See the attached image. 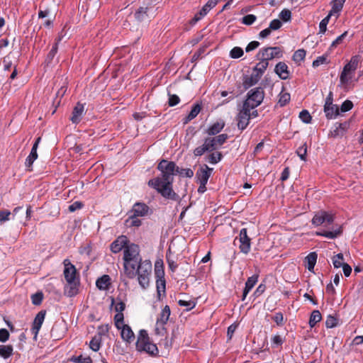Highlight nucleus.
Listing matches in <instances>:
<instances>
[{"mask_svg":"<svg viewBox=\"0 0 363 363\" xmlns=\"http://www.w3.org/2000/svg\"><path fill=\"white\" fill-rule=\"evenodd\" d=\"M157 169L160 172V176L150 179L147 185L155 189L165 199L174 201H179V196L174 192L172 188L174 176L177 175L178 166L173 161L162 159L158 163Z\"/></svg>","mask_w":363,"mask_h":363,"instance_id":"1","label":"nucleus"},{"mask_svg":"<svg viewBox=\"0 0 363 363\" xmlns=\"http://www.w3.org/2000/svg\"><path fill=\"white\" fill-rule=\"evenodd\" d=\"M124 272L128 279H134L138 276L140 286L146 289L150 284V277L152 273V263L150 260H143L142 258L131 259L123 263Z\"/></svg>","mask_w":363,"mask_h":363,"instance_id":"2","label":"nucleus"},{"mask_svg":"<svg viewBox=\"0 0 363 363\" xmlns=\"http://www.w3.org/2000/svg\"><path fill=\"white\" fill-rule=\"evenodd\" d=\"M63 274L67 281L64 287V294L67 297H73L78 294L79 280L77 277L76 267L68 259L63 261Z\"/></svg>","mask_w":363,"mask_h":363,"instance_id":"3","label":"nucleus"},{"mask_svg":"<svg viewBox=\"0 0 363 363\" xmlns=\"http://www.w3.org/2000/svg\"><path fill=\"white\" fill-rule=\"evenodd\" d=\"M135 347L140 352H144L152 357L158 356V348L155 344L150 342L148 333L145 330L139 331Z\"/></svg>","mask_w":363,"mask_h":363,"instance_id":"4","label":"nucleus"},{"mask_svg":"<svg viewBox=\"0 0 363 363\" xmlns=\"http://www.w3.org/2000/svg\"><path fill=\"white\" fill-rule=\"evenodd\" d=\"M264 98V91L262 87H256L250 90L247 94V98L243 102V106L250 109L259 106Z\"/></svg>","mask_w":363,"mask_h":363,"instance_id":"5","label":"nucleus"},{"mask_svg":"<svg viewBox=\"0 0 363 363\" xmlns=\"http://www.w3.org/2000/svg\"><path fill=\"white\" fill-rule=\"evenodd\" d=\"M360 57L354 55L351 57L350 62L346 64L341 72L340 81L341 84H346L352 79V76L357 68Z\"/></svg>","mask_w":363,"mask_h":363,"instance_id":"6","label":"nucleus"},{"mask_svg":"<svg viewBox=\"0 0 363 363\" xmlns=\"http://www.w3.org/2000/svg\"><path fill=\"white\" fill-rule=\"evenodd\" d=\"M335 220L334 215L325 211H318L312 218L311 223L315 226L323 225L329 228V225L333 223Z\"/></svg>","mask_w":363,"mask_h":363,"instance_id":"7","label":"nucleus"},{"mask_svg":"<svg viewBox=\"0 0 363 363\" xmlns=\"http://www.w3.org/2000/svg\"><path fill=\"white\" fill-rule=\"evenodd\" d=\"M171 314L169 306H165L157 318L155 333L159 335H164L167 333L165 325L167 324Z\"/></svg>","mask_w":363,"mask_h":363,"instance_id":"8","label":"nucleus"},{"mask_svg":"<svg viewBox=\"0 0 363 363\" xmlns=\"http://www.w3.org/2000/svg\"><path fill=\"white\" fill-rule=\"evenodd\" d=\"M327 119L335 118L340 115V108L337 105L333 104V93L330 91L327 96L323 107Z\"/></svg>","mask_w":363,"mask_h":363,"instance_id":"9","label":"nucleus"},{"mask_svg":"<svg viewBox=\"0 0 363 363\" xmlns=\"http://www.w3.org/2000/svg\"><path fill=\"white\" fill-rule=\"evenodd\" d=\"M263 60L268 62L274 58H281L283 56V51L279 47H267L260 49L257 53Z\"/></svg>","mask_w":363,"mask_h":363,"instance_id":"10","label":"nucleus"},{"mask_svg":"<svg viewBox=\"0 0 363 363\" xmlns=\"http://www.w3.org/2000/svg\"><path fill=\"white\" fill-rule=\"evenodd\" d=\"M155 15L154 6L148 5L140 6L135 11L134 16L138 22H147Z\"/></svg>","mask_w":363,"mask_h":363,"instance_id":"11","label":"nucleus"},{"mask_svg":"<svg viewBox=\"0 0 363 363\" xmlns=\"http://www.w3.org/2000/svg\"><path fill=\"white\" fill-rule=\"evenodd\" d=\"M238 240L240 242L239 249L243 254H248L251 249V239L247 235V228H242L239 235L235 238L234 242Z\"/></svg>","mask_w":363,"mask_h":363,"instance_id":"12","label":"nucleus"},{"mask_svg":"<svg viewBox=\"0 0 363 363\" xmlns=\"http://www.w3.org/2000/svg\"><path fill=\"white\" fill-rule=\"evenodd\" d=\"M252 109L244 106L238 113L236 116L237 125L239 130H244L249 125L250 120V111Z\"/></svg>","mask_w":363,"mask_h":363,"instance_id":"13","label":"nucleus"},{"mask_svg":"<svg viewBox=\"0 0 363 363\" xmlns=\"http://www.w3.org/2000/svg\"><path fill=\"white\" fill-rule=\"evenodd\" d=\"M142 258L140 255V247L138 245H127L123 251V262H128L131 259Z\"/></svg>","mask_w":363,"mask_h":363,"instance_id":"14","label":"nucleus"},{"mask_svg":"<svg viewBox=\"0 0 363 363\" xmlns=\"http://www.w3.org/2000/svg\"><path fill=\"white\" fill-rule=\"evenodd\" d=\"M350 125V123L349 121H345L344 123H336L334 125V128L330 130L328 134L329 137L333 138L343 137L349 129Z\"/></svg>","mask_w":363,"mask_h":363,"instance_id":"15","label":"nucleus"},{"mask_svg":"<svg viewBox=\"0 0 363 363\" xmlns=\"http://www.w3.org/2000/svg\"><path fill=\"white\" fill-rule=\"evenodd\" d=\"M155 276L157 277L156 280V287H157V293L158 296V298H160L161 294H165L166 289V281L164 278V271L162 269H157V264H155Z\"/></svg>","mask_w":363,"mask_h":363,"instance_id":"16","label":"nucleus"},{"mask_svg":"<svg viewBox=\"0 0 363 363\" xmlns=\"http://www.w3.org/2000/svg\"><path fill=\"white\" fill-rule=\"evenodd\" d=\"M228 138V135L225 133L220 134L216 137H208L206 140L211 147V150H216L218 147L223 145Z\"/></svg>","mask_w":363,"mask_h":363,"instance_id":"17","label":"nucleus"},{"mask_svg":"<svg viewBox=\"0 0 363 363\" xmlns=\"http://www.w3.org/2000/svg\"><path fill=\"white\" fill-rule=\"evenodd\" d=\"M45 314H46L45 311H40V312H38L37 313V315L35 317L32 328L30 329L32 333L34 335L35 339L37 337L39 330L43 323V321H44L45 317Z\"/></svg>","mask_w":363,"mask_h":363,"instance_id":"18","label":"nucleus"},{"mask_svg":"<svg viewBox=\"0 0 363 363\" xmlns=\"http://www.w3.org/2000/svg\"><path fill=\"white\" fill-rule=\"evenodd\" d=\"M217 5L216 0H209L201 9V11L195 14L194 17L191 20L192 23H196L200 21L203 16H205L208 12Z\"/></svg>","mask_w":363,"mask_h":363,"instance_id":"19","label":"nucleus"},{"mask_svg":"<svg viewBox=\"0 0 363 363\" xmlns=\"http://www.w3.org/2000/svg\"><path fill=\"white\" fill-rule=\"evenodd\" d=\"M150 208L145 203L137 202L133 206L130 211V214L133 216L144 217L148 214Z\"/></svg>","mask_w":363,"mask_h":363,"instance_id":"20","label":"nucleus"},{"mask_svg":"<svg viewBox=\"0 0 363 363\" xmlns=\"http://www.w3.org/2000/svg\"><path fill=\"white\" fill-rule=\"evenodd\" d=\"M128 245V240L125 236H120L117 239H116L110 246V249L112 252L118 253L122 250V249H125Z\"/></svg>","mask_w":363,"mask_h":363,"instance_id":"21","label":"nucleus"},{"mask_svg":"<svg viewBox=\"0 0 363 363\" xmlns=\"http://www.w3.org/2000/svg\"><path fill=\"white\" fill-rule=\"evenodd\" d=\"M212 172L213 168L208 167L206 164L204 165V168L199 169L196 174L199 182L207 183Z\"/></svg>","mask_w":363,"mask_h":363,"instance_id":"22","label":"nucleus"},{"mask_svg":"<svg viewBox=\"0 0 363 363\" xmlns=\"http://www.w3.org/2000/svg\"><path fill=\"white\" fill-rule=\"evenodd\" d=\"M342 233V227L339 226L337 228H331V230H321L318 231L315 234L318 236H323L328 239H335Z\"/></svg>","mask_w":363,"mask_h":363,"instance_id":"23","label":"nucleus"},{"mask_svg":"<svg viewBox=\"0 0 363 363\" xmlns=\"http://www.w3.org/2000/svg\"><path fill=\"white\" fill-rule=\"evenodd\" d=\"M84 111V104L78 102L73 109L72 117L70 118L71 121L75 124L79 123L81 121Z\"/></svg>","mask_w":363,"mask_h":363,"instance_id":"24","label":"nucleus"},{"mask_svg":"<svg viewBox=\"0 0 363 363\" xmlns=\"http://www.w3.org/2000/svg\"><path fill=\"white\" fill-rule=\"evenodd\" d=\"M274 72L281 79H287L289 77L288 66L284 62H279L277 64Z\"/></svg>","mask_w":363,"mask_h":363,"instance_id":"25","label":"nucleus"},{"mask_svg":"<svg viewBox=\"0 0 363 363\" xmlns=\"http://www.w3.org/2000/svg\"><path fill=\"white\" fill-rule=\"evenodd\" d=\"M260 79L261 77L259 74L252 72L251 75H245L244 77L242 82L243 87L245 89H248L250 87L256 84Z\"/></svg>","mask_w":363,"mask_h":363,"instance_id":"26","label":"nucleus"},{"mask_svg":"<svg viewBox=\"0 0 363 363\" xmlns=\"http://www.w3.org/2000/svg\"><path fill=\"white\" fill-rule=\"evenodd\" d=\"M120 330H121V336L123 341L128 343H130L133 341L135 338V334L128 325H124V326H121Z\"/></svg>","mask_w":363,"mask_h":363,"instance_id":"27","label":"nucleus"},{"mask_svg":"<svg viewBox=\"0 0 363 363\" xmlns=\"http://www.w3.org/2000/svg\"><path fill=\"white\" fill-rule=\"evenodd\" d=\"M258 277L256 275H253L249 277L245 283V286L243 290L242 300L244 301L248 294V293L251 291V289L255 286L256 283L257 282Z\"/></svg>","mask_w":363,"mask_h":363,"instance_id":"28","label":"nucleus"},{"mask_svg":"<svg viewBox=\"0 0 363 363\" xmlns=\"http://www.w3.org/2000/svg\"><path fill=\"white\" fill-rule=\"evenodd\" d=\"M96 285L100 290H107L111 285V278L108 275H103L99 277L96 281Z\"/></svg>","mask_w":363,"mask_h":363,"instance_id":"29","label":"nucleus"},{"mask_svg":"<svg viewBox=\"0 0 363 363\" xmlns=\"http://www.w3.org/2000/svg\"><path fill=\"white\" fill-rule=\"evenodd\" d=\"M225 122L222 120L212 124L206 130L209 135H215L219 133L224 128Z\"/></svg>","mask_w":363,"mask_h":363,"instance_id":"30","label":"nucleus"},{"mask_svg":"<svg viewBox=\"0 0 363 363\" xmlns=\"http://www.w3.org/2000/svg\"><path fill=\"white\" fill-rule=\"evenodd\" d=\"M260 62H258L253 69V72L259 74L261 77L269 65V62L263 60L260 56L257 57Z\"/></svg>","mask_w":363,"mask_h":363,"instance_id":"31","label":"nucleus"},{"mask_svg":"<svg viewBox=\"0 0 363 363\" xmlns=\"http://www.w3.org/2000/svg\"><path fill=\"white\" fill-rule=\"evenodd\" d=\"M201 110V107L199 104H194L189 115L184 119V123L186 124L190 121L195 118L198 116Z\"/></svg>","mask_w":363,"mask_h":363,"instance_id":"32","label":"nucleus"},{"mask_svg":"<svg viewBox=\"0 0 363 363\" xmlns=\"http://www.w3.org/2000/svg\"><path fill=\"white\" fill-rule=\"evenodd\" d=\"M346 0H333L331 1L332 9L329 13L331 15L340 12Z\"/></svg>","mask_w":363,"mask_h":363,"instance_id":"33","label":"nucleus"},{"mask_svg":"<svg viewBox=\"0 0 363 363\" xmlns=\"http://www.w3.org/2000/svg\"><path fill=\"white\" fill-rule=\"evenodd\" d=\"M13 348L11 345H0V357L4 359H7L13 354Z\"/></svg>","mask_w":363,"mask_h":363,"instance_id":"34","label":"nucleus"},{"mask_svg":"<svg viewBox=\"0 0 363 363\" xmlns=\"http://www.w3.org/2000/svg\"><path fill=\"white\" fill-rule=\"evenodd\" d=\"M322 319L321 313L318 310H314L310 316L309 318V325L311 328H313L318 323H319Z\"/></svg>","mask_w":363,"mask_h":363,"instance_id":"35","label":"nucleus"},{"mask_svg":"<svg viewBox=\"0 0 363 363\" xmlns=\"http://www.w3.org/2000/svg\"><path fill=\"white\" fill-rule=\"evenodd\" d=\"M211 149L209 147L206 140H204V143L202 145L197 147L194 150V154L196 157L203 155L206 152H211Z\"/></svg>","mask_w":363,"mask_h":363,"instance_id":"36","label":"nucleus"},{"mask_svg":"<svg viewBox=\"0 0 363 363\" xmlns=\"http://www.w3.org/2000/svg\"><path fill=\"white\" fill-rule=\"evenodd\" d=\"M291 99L290 94L284 91H281L279 94V100L277 104L280 107H283L286 106Z\"/></svg>","mask_w":363,"mask_h":363,"instance_id":"37","label":"nucleus"},{"mask_svg":"<svg viewBox=\"0 0 363 363\" xmlns=\"http://www.w3.org/2000/svg\"><path fill=\"white\" fill-rule=\"evenodd\" d=\"M307 268L309 271H313L317 260V254L315 252H311L306 257Z\"/></svg>","mask_w":363,"mask_h":363,"instance_id":"38","label":"nucleus"},{"mask_svg":"<svg viewBox=\"0 0 363 363\" xmlns=\"http://www.w3.org/2000/svg\"><path fill=\"white\" fill-rule=\"evenodd\" d=\"M344 261V256L342 253H338L332 257L333 264L335 268L342 267L345 264Z\"/></svg>","mask_w":363,"mask_h":363,"instance_id":"39","label":"nucleus"},{"mask_svg":"<svg viewBox=\"0 0 363 363\" xmlns=\"http://www.w3.org/2000/svg\"><path fill=\"white\" fill-rule=\"evenodd\" d=\"M223 158V155L220 152H213L208 155L206 157V160L211 164H217Z\"/></svg>","mask_w":363,"mask_h":363,"instance_id":"40","label":"nucleus"},{"mask_svg":"<svg viewBox=\"0 0 363 363\" xmlns=\"http://www.w3.org/2000/svg\"><path fill=\"white\" fill-rule=\"evenodd\" d=\"M101 338L97 335H95L94 337H92L91 340L90 341L89 347L93 351L97 352L99 350L101 347Z\"/></svg>","mask_w":363,"mask_h":363,"instance_id":"41","label":"nucleus"},{"mask_svg":"<svg viewBox=\"0 0 363 363\" xmlns=\"http://www.w3.org/2000/svg\"><path fill=\"white\" fill-rule=\"evenodd\" d=\"M306 51L303 49H299L296 50L294 55H293V60L296 63H300L301 61H303L306 57Z\"/></svg>","mask_w":363,"mask_h":363,"instance_id":"42","label":"nucleus"},{"mask_svg":"<svg viewBox=\"0 0 363 363\" xmlns=\"http://www.w3.org/2000/svg\"><path fill=\"white\" fill-rule=\"evenodd\" d=\"M331 13H328L327 16H325L319 24V33H325L327 30V25L329 23V21L331 17Z\"/></svg>","mask_w":363,"mask_h":363,"instance_id":"43","label":"nucleus"},{"mask_svg":"<svg viewBox=\"0 0 363 363\" xmlns=\"http://www.w3.org/2000/svg\"><path fill=\"white\" fill-rule=\"evenodd\" d=\"M124 315L123 313H117L114 316V323L117 329H121V326H124L123 324Z\"/></svg>","mask_w":363,"mask_h":363,"instance_id":"44","label":"nucleus"},{"mask_svg":"<svg viewBox=\"0 0 363 363\" xmlns=\"http://www.w3.org/2000/svg\"><path fill=\"white\" fill-rule=\"evenodd\" d=\"M243 50L240 47H234L230 52V56L233 59L240 58L243 55Z\"/></svg>","mask_w":363,"mask_h":363,"instance_id":"45","label":"nucleus"},{"mask_svg":"<svg viewBox=\"0 0 363 363\" xmlns=\"http://www.w3.org/2000/svg\"><path fill=\"white\" fill-rule=\"evenodd\" d=\"M116 301H118V299ZM113 304H115V311L117 313H123V311L125 308V304L124 302H123L122 301L116 302V300L113 298H111V305H113Z\"/></svg>","mask_w":363,"mask_h":363,"instance_id":"46","label":"nucleus"},{"mask_svg":"<svg viewBox=\"0 0 363 363\" xmlns=\"http://www.w3.org/2000/svg\"><path fill=\"white\" fill-rule=\"evenodd\" d=\"M71 361L75 363H91L92 360L90 357H84L82 355H79L77 357H72L71 358Z\"/></svg>","mask_w":363,"mask_h":363,"instance_id":"47","label":"nucleus"},{"mask_svg":"<svg viewBox=\"0 0 363 363\" xmlns=\"http://www.w3.org/2000/svg\"><path fill=\"white\" fill-rule=\"evenodd\" d=\"M177 174H179L182 177H186L188 178H191L194 176V172L190 168H179L178 167V172H177Z\"/></svg>","mask_w":363,"mask_h":363,"instance_id":"48","label":"nucleus"},{"mask_svg":"<svg viewBox=\"0 0 363 363\" xmlns=\"http://www.w3.org/2000/svg\"><path fill=\"white\" fill-rule=\"evenodd\" d=\"M43 298V294L41 291L36 292L31 296V301L33 305L38 306L41 304Z\"/></svg>","mask_w":363,"mask_h":363,"instance_id":"49","label":"nucleus"},{"mask_svg":"<svg viewBox=\"0 0 363 363\" xmlns=\"http://www.w3.org/2000/svg\"><path fill=\"white\" fill-rule=\"evenodd\" d=\"M256 20H257L256 16H255L253 14H247V15L245 16L244 17H242L241 22L245 25L250 26V25L253 24Z\"/></svg>","mask_w":363,"mask_h":363,"instance_id":"50","label":"nucleus"},{"mask_svg":"<svg viewBox=\"0 0 363 363\" xmlns=\"http://www.w3.org/2000/svg\"><path fill=\"white\" fill-rule=\"evenodd\" d=\"M296 153L300 157L301 160L306 161V153H307V147L306 144L304 143L303 145L300 146L297 150Z\"/></svg>","mask_w":363,"mask_h":363,"instance_id":"51","label":"nucleus"},{"mask_svg":"<svg viewBox=\"0 0 363 363\" xmlns=\"http://www.w3.org/2000/svg\"><path fill=\"white\" fill-rule=\"evenodd\" d=\"M61 40V38H59L57 40V42L53 45L52 49L50 50V51L49 52V53L48 54V56H47V60H49V61H51L55 55H56L57 52V49H58V43Z\"/></svg>","mask_w":363,"mask_h":363,"instance_id":"52","label":"nucleus"},{"mask_svg":"<svg viewBox=\"0 0 363 363\" xmlns=\"http://www.w3.org/2000/svg\"><path fill=\"white\" fill-rule=\"evenodd\" d=\"M300 119L305 123H310L311 121V116L307 110H303L299 113Z\"/></svg>","mask_w":363,"mask_h":363,"instance_id":"53","label":"nucleus"},{"mask_svg":"<svg viewBox=\"0 0 363 363\" xmlns=\"http://www.w3.org/2000/svg\"><path fill=\"white\" fill-rule=\"evenodd\" d=\"M279 16L283 21L288 22L291 18V12L289 9H284L280 12Z\"/></svg>","mask_w":363,"mask_h":363,"instance_id":"54","label":"nucleus"},{"mask_svg":"<svg viewBox=\"0 0 363 363\" xmlns=\"http://www.w3.org/2000/svg\"><path fill=\"white\" fill-rule=\"evenodd\" d=\"M178 304L180 306L186 307V311H190L196 306V303L192 301L179 300Z\"/></svg>","mask_w":363,"mask_h":363,"instance_id":"55","label":"nucleus"},{"mask_svg":"<svg viewBox=\"0 0 363 363\" xmlns=\"http://www.w3.org/2000/svg\"><path fill=\"white\" fill-rule=\"evenodd\" d=\"M168 105L169 106H174L180 102L179 97L176 94H172L169 92H168Z\"/></svg>","mask_w":363,"mask_h":363,"instance_id":"56","label":"nucleus"},{"mask_svg":"<svg viewBox=\"0 0 363 363\" xmlns=\"http://www.w3.org/2000/svg\"><path fill=\"white\" fill-rule=\"evenodd\" d=\"M337 325V320L333 315H328L325 321V325L328 328H333Z\"/></svg>","mask_w":363,"mask_h":363,"instance_id":"57","label":"nucleus"},{"mask_svg":"<svg viewBox=\"0 0 363 363\" xmlns=\"http://www.w3.org/2000/svg\"><path fill=\"white\" fill-rule=\"evenodd\" d=\"M328 56L326 55L318 57L313 62V67H317L321 65H323L327 62Z\"/></svg>","mask_w":363,"mask_h":363,"instance_id":"58","label":"nucleus"},{"mask_svg":"<svg viewBox=\"0 0 363 363\" xmlns=\"http://www.w3.org/2000/svg\"><path fill=\"white\" fill-rule=\"evenodd\" d=\"M128 221L130 222L131 226L139 227L142 224L141 220H140L138 216L134 217L133 215H132V214H130L129 216V218H128L127 222H128Z\"/></svg>","mask_w":363,"mask_h":363,"instance_id":"59","label":"nucleus"},{"mask_svg":"<svg viewBox=\"0 0 363 363\" xmlns=\"http://www.w3.org/2000/svg\"><path fill=\"white\" fill-rule=\"evenodd\" d=\"M98 335L101 338V336L106 335L109 331V325L108 324L101 325L98 327Z\"/></svg>","mask_w":363,"mask_h":363,"instance_id":"60","label":"nucleus"},{"mask_svg":"<svg viewBox=\"0 0 363 363\" xmlns=\"http://www.w3.org/2000/svg\"><path fill=\"white\" fill-rule=\"evenodd\" d=\"M353 107V103L350 100H345L340 106V111L342 112H347L351 110Z\"/></svg>","mask_w":363,"mask_h":363,"instance_id":"61","label":"nucleus"},{"mask_svg":"<svg viewBox=\"0 0 363 363\" xmlns=\"http://www.w3.org/2000/svg\"><path fill=\"white\" fill-rule=\"evenodd\" d=\"M272 319L278 325H284V315L281 312L276 313L275 315L272 318Z\"/></svg>","mask_w":363,"mask_h":363,"instance_id":"62","label":"nucleus"},{"mask_svg":"<svg viewBox=\"0 0 363 363\" xmlns=\"http://www.w3.org/2000/svg\"><path fill=\"white\" fill-rule=\"evenodd\" d=\"M282 26V23L279 19H274L269 23V29L271 30H277L279 29Z\"/></svg>","mask_w":363,"mask_h":363,"instance_id":"63","label":"nucleus"},{"mask_svg":"<svg viewBox=\"0 0 363 363\" xmlns=\"http://www.w3.org/2000/svg\"><path fill=\"white\" fill-rule=\"evenodd\" d=\"M166 259L169 269L172 272H174L177 268V264L175 263L174 260L171 258V256L168 254H167L166 255Z\"/></svg>","mask_w":363,"mask_h":363,"instance_id":"64","label":"nucleus"}]
</instances>
